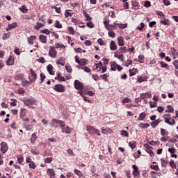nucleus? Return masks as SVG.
<instances>
[{
	"instance_id": "obj_1",
	"label": "nucleus",
	"mask_w": 178,
	"mask_h": 178,
	"mask_svg": "<svg viewBox=\"0 0 178 178\" xmlns=\"http://www.w3.org/2000/svg\"><path fill=\"white\" fill-rule=\"evenodd\" d=\"M23 102L27 106H31L35 104V102H37V101H35L34 98H27V99H24L23 100Z\"/></svg>"
},
{
	"instance_id": "obj_2",
	"label": "nucleus",
	"mask_w": 178,
	"mask_h": 178,
	"mask_svg": "<svg viewBox=\"0 0 178 178\" xmlns=\"http://www.w3.org/2000/svg\"><path fill=\"white\" fill-rule=\"evenodd\" d=\"M87 131H89V133H94V134H97V136H101V132L99 130L94 128L92 126H88L86 127Z\"/></svg>"
},
{
	"instance_id": "obj_3",
	"label": "nucleus",
	"mask_w": 178,
	"mask_h": 178,
	"mask_svg": "<svg viewBox=\"0 0 178 178\" xmlns=\"http://www.w3.org/2000/svg\"><path fill=\"white\" fill-rule=\"evenodd\" d=\"M30 74L31 75L29 76V81L30 83H34L37 80V74L33 69H30Z\"/></svg>"
},
{
	"instance_id": "obj_4",
	"label": "nucleus",
	"mask_w": 178,
	"mask_h": 178,
	"mask_svg": "<svg viewBox=\"0 0 178 178\" xmlns=\"http://www.w3.org/2000/svg\"><path fill=\"white\" fill-rule=\"evenodd\" d=\"M54 90L56 92H65V88L62 84H56L54 86Z\"/></svg>"
},
{
	"instance_id": "obj_5",
	"label": "nucleus",
	"mask_w": 178,
	"mask_h": 178,
	"mask_svg": "<svg viewBox=\"0 0 178 178\" xmlns=\"http://www.w3.org/2000/svg\"><path fill=\"white\" fill-rule=\"evenodd\" d=\"M74 85L76 90H84L83 83L80 82L79 80H75Z\"/></svg>"
},
{
	"instance_id": "obj_6",
	"label": "nucleus",
	"mask_w": 178,
	"mask_h": 178,
	"mask_svg": "<svg viewBox=\"0 0 178 178\" xmlns=\"http://www.w3.org/2000/svg\"><path fill=\"white\" fill-rule=\"evenodd\" d=\"M49 56L53 58H56V50L55 49L54 47H50V50L49 51Z\"/></svg>"
},
{
	"instance_id": "obj_7",
	"label": "nucleus",
	"mask_w": 178,
	"mask_h": 178,
	"mask_svg": "<svg viewBox=\"0 0 178 178\" xmlns=\"http://www.w3.org/2000/svg\"><path fill=\"white\" fill-rule=\"evenodd\" d=\"M1 151L3 154H5L8 151V144L6 142L1 143Z\"/></svg>"
},
{
	"instance_id": "obj_8",
	"label": "nucleus",
	"mask_w": 178,
	"mask_h": 178,
	"mask_svg": "<svg viewBox=\"0 0 178 178\" xmlns=\"http://www.w3.org/2000/svg\"><path fill=\"white\" fill-rule=\"evenodd\" d=\"M17 27V22H13V24H9L6 28V31H10V30H13Z\"/></svg>"
},
{
	"instance_id": "obj_9",
	"label": "nucleus",
	"mask_w": 178,
	"mask_h": 178,
	"mask_svg": "<svg viewBox=\"0 0 178 178\" xmlns=\"http://www.w3.org/2000/svg\"><path fill=\"white\" fill-rule=\"evenodd\" d=\"M47 175H49V177L50 178H55V170L52 168H48L47 170Z\"/></svg>"
},
{
	"instance_id": "obj_10",
	"label": "nucleus",
	"mask_w": 178,
	"mask_h": 178,
	"mask_svg": "<svg viewBox=\"0 0 178 178\" xmlns=\"http://www.w3.org/2000/svg\"><path fill=\"white\" fill-rule=\"evenodd\" d=\"M111 69L112 72H116V70L118 69V63L116 62H110Z\"/></svg>"
},
{
	"instance_id": "obj_11",
	"label": "nucleus",
	"mask_w": 178,
	"mask_h": 178,
	"mask_svg": "<svg viewBox=\"0 0 178 178\" xmlns=\"http://www.w3.org/2000/svg\"><path fill=\"white\" fill-rule=\"evenodd\" d=\"M47 72L49 73V74H51V76H54L55 74V71H54V67L52 66V65L49 64L47 67Z\"/></svg>"
},
{
	"instance_id": "obj_12",
	"label": "nucleus",
	"mask_w": 178,
	"mask_h": 178,
	"mask_svg": "<svg viewBox=\"0 0 178 178\" xmlns=\"http://www.w3.org/2000/svg\"><path fill=\"white\" fill-rule=\"evenodd\" d=\"M74 173H75V175H76V176L79 177V178H86V177H84V174H83V172L77 169H74Z\"/></svg>"
},
{
	"instance_id": "obj_13",
	"label": "nucleus",
	"mask_w": 178,
	"mask_h": 178,
	"mask_svg": "<svg viewBox=\"0 0 178 178\" xmlns=\"http://www.w3.org/2000/svg\"><path fill=\"white\" fill-rule=\"evenodd\" d=\"M118 44L119 45V47H123V45H124V38L122 36H120L118 38Z\"/></svg>"
},
{
	"instance_id": "obj_14",
	"label": "nucleus",
	"mask_w": 178,
	"mask_h": 178,
	"mask_svg": "<svg viewBox=\"0 0 178 178\" xmlns=\"http://www.w3.org/2000/svg\"><path fill=\"white\" fill-rule=\"evenodd\" d=\"M35 40H37V36L31 35L29 38H28L29 44H30V45H33V44H34L33 41H34Z\"/></svg>"
},
{
	"instance_id": "obj_15",
	"label": "nucleus",
	"mask_w": 178,
	"mask_h": 178,
	"mask_svg": "<svg viewBox=\"0 0 178 178\" xmlns=\"http://www.w3.org/2000/svg\"><path fill=\"white\" fill-rule=\"evenodd\" d=\"M62 133H65L66 134H70L72 133V129L69 127H64L62 129Z\"/></svg>"
},
{
	"instance_id": "obj_16",
	"label": "nucleus",
	"mask_w": 178,
	"mask_h": 178,
	"mask_svg": "<svg viewBox=\"0 0 178 178\" xmlns=\"http://www.w3.org/2000/svg\"><path fill=\"white\" fill-rule=\"evenodd\" d=\"M6 63L8 66L13 65V63H15V58L12 57V56H10V57L6 61Z\"/></svg>"
},
{
	"instance_id": "obj_17",
	"label": "nucleus",
	"mask_w": 178,
	"mask_h": 178,
	"mask_svg": "<svg viewBox=\"0 0 178 178\" xmlns=\"http://www.w3.org/2000/svg\"><path fill=\"white\" fill-rule=\"evenodd\" d=\"M161 122H162V120L161 119H158L154 122H152L151 123V126L153 129H155L157 126H158V124L160 123Z\"/></svg>"
},
{
	"instance_id": "obj_18",
	"label": "nucleus",
	"mask_w": 178,
	"mask_h": 178,
	"mask_svg": "<svg viewBox=\"0 0 178 178\" xmlns=\"http://www.w3.org/2000/svg\"><path fill=\"white\" fill-rule=\"evenodd\" d=\"M110 49L111 51H116L118 49V46H116V43L113 40L111 42Z\"/></svg>"
},
{
	"instance_id": "obj_19",
	"label": "nucleus",
	"mask_w": 178,
	"mask_h": 178,
	"mask_svg": "<svg viewBox=\"0 0 178 178\" xmlns=\"http://www.w3.org/2000/svg\"><path fill=\"white\" fill-rule=\"evenodd\" d=\"M47 36L44 35H39V40L42 44H47Z\"/></svg>"
},
{
	"instance_id": "obj_20",
	"label": "nucleus",
	"mask_w": 178,
	"mask_h": 178,
	"mask_svg": "<svg viewBox=\"0 0 178 178\" xmlns=\"http://www.w3.org/2000/svg\"><path fill=\"white\" fill-rule=\"evenodd\" d=\"M83 16L85 17L86 22H91V20H92V18H91V17H90V15H88V13H87V12L83 11Z\"/></svg>"
},
{
	"instance_id": "obj_21",
	"label": "nucleus",
	"mask_w": 178,
	"mask_h": 178,
	"mask_svg": "<svg viewBox=\"0 0 178 178\" xmlns=\"http://www.w3.org/2000/svg\"><path fill=\"white\" fill-rule=\"evenodd\" d=\"M38 138V136H37L35 133H33L31 135V144H34V143H35V141L37 140Z\"/></svg>"
},
{
	"instance_id": "obj_22",
	"label": "nucleus",
	"mask_w": 178,
	"mask_h": 178,
	"mask_svg": "<svg viewBox=\"0 0 178 178\" xmlns=\"http://www.w3.org/2000/svg\"><path fill=\"white\" fill-rule=\"evenodd\" d=\"M73 12L71 10H66L65 12V17H72L73 16Z\"/></svg>"
},
{
	"instance_id": "obj_23",
	"label": "nucleus",
	"mask_w": 178,
	"mask_h": 178,
	"mask_svg": "<svg viewBox=\"0 0 178 178\" xmlns=\"http://www.w3.org/2000/svg\"><path fill=\"white\" fill-rule=\"evenodd\" d=\"M24 77V75L23 74H18L15 76L14 79H15V80L21 81V80H23Z\"/></svg>"
},
{
	"instance_id": "obj_24",
	"label": "nucleus",
	"mask_w": 178,
	"mask_h": 178,
	"mask_svg": "<svg viewBox=\"0 0 178 178\" xmlns=\"http://www.w3.org/2000/svg\"><path fill=\"white\" fill-rule=\"evenodd\" d=\"M55 80H58V81H66V79L64 76H60V73L57 74V76L55 78Z\"/></svg>"
},
{
	"instance_id": "obj_25",
	"label": "nucleus",
	"mask_w": 178,
	"mask_h": 178,
	"mask_svg": "<svg viewBox=\"0 0 178 178\" xmlns=\"http://www.w3.org/2000/svg\"><path fill=\"white\" fill-rule=\"evenodd\" d=\"M102 67V62L99 61L98 63L95 64V69L97 72H101V69Z\"/></svg>"
},
{
	"instance_id": "obj_26",
	"label": "nucleus",
	"mask_w": 178,
	"mask_h": 178,
	"mask_svg": "<svg viewBox=\"0 0 178 178\" xmlns=\"http://www.w3.org/2000/svg\"><path fill=\"white\" fill-rule=\"evenodd\" d=\"M129 146L130 147V148H131V149H134V148H136V147H137V142L130 141L129 143Z\"/></svg>"
},
{
	"instance_id": "obj_27",
	"label": "nucleus",
	"mask_w": 178,
	"mask_h": 178,
	"mask_svg": "<svg viewBox=\"0 0 178 178\" xmlns=\"http://www.w3.org/2000/svg\"><path fill=\"white\" fill-rule=\"evenodd\" d=\"M88 60L86 58H82L79 60V63H78L80 66H86L87 65Z\"/></svg>"
},
{
	"instance_id": "obj_28",
	"label": "nucleus",
	"mask_w": 178,
	"mask_h": 178,
	"mask_svg": "<svg viewBox=\"0 0 178 178\" xmlns=\"http://www.w3.org/2000/svg\"><path fill=\"white\" fill-rule=\"evenodd\" d=\"M171 55L173 56L174 59L177 58V52L176 51L175 48H171L170 49Z\"/></svg>"
},
{
	"instance_id": "obj_29",
	"label": "nucleus",
	"mask_w": 178,
	"mask_h": 178,
	"mask_svg": "<svg viewBox=\"0 0 178 178\" xmlns=\"http://www.w3.org/2000/svg\"><path fill=\"white\" fill-rule=\"evenodd\" d=\"M24 116H26V108H22L19 113V118L24 119Z\"/></svg>"
},
{
	"instance_id": "obj_30",
	"label": "nucleus",
	"mask_w": 178,
	"mask_h": 178,
	"mask_svg": "<svg viewBox=\"0 0 178 178\" xmlns=\"http://www.w3.org/2000/svg\"><path fill=\"white\" fill-rule=\"evenodd\" d=\"M146 116H147V114L143 112L139 115V116L138 118V120H144V119H145Z\"/></svg>"
},
{
	"instance_id": "obj_31",
	"label": "nucleus",
	"mask_w": 178,
	"mask_h": 178,
	"mask_svg": "<svg viewBox=\"0 0 178 178\" xmlns=\"http://www.w3.org/2000/svg\"><path fill=\"white\" fill-rule=\"evenodd\" d=\"M65 59L63 57H60L58 59L57 65H60L61 66H65V62H63Z\"/></svg>"
},
{
	"instance_id": "obj_32",
	"label": "nucleus",
	"mask_w": 178,
	"mask_h": 178,
	"mask_svg": "<svg viewBox=\"0 0 178 178\" xmlns=\"http://www.w3.org/2000/svg\"><path fill=\"white\" fill-rule=\"evenodd\" d=\"M114 56L115 58H118V59H120L121 62H124V58L123 57V54L118 55V54L115 53Z\"/></svg>"
},
{
	"instance_id": "obj_33",
	"label": "nucleus",
	"mask_w": 178,
	"mask_h": 178,
	"mask_svg": "<svg viewBox=\"0 0 178 178\" xmlns=\"http://www.w3.org/2000/svg\"><path fill=\"white\" fill-rule=\"evenodd\" d=\"M129 72L130 77H132V76H136V73L137 72V69L133 68L132 70L131 69L129 70Z\"/></svg>"
},
{
	"instance_id": "obj_34",
	"label": "nucleus",
	"mask_w": 178,
	"mask_h": 178,
	"mask_svg": "<svg viewBox=\"0 0 178 178\" xmlns=\"http://www.w3.org/2000/svg\"><path fill=\"white\" fill-rule=\"evenodd\" d=\"M161 24H163L164 26H169L170 24V22H169L168 19H165L164 20L160 21Z\"/></svg>"
},
{
	"instance_id": "obj_35",
	"label": "nucleus",
	"mask_w": 178,
	"mask_h": 178,
	"mask_svg": "<svg viewBox=\"0 0 178 178\" xmlns=\"http://www.w3.org/2000/svg\"><path fill=\"white\" fill-rule=\"evenodd\" d=\"M141 97L142 98H151V97H152V95L151 94V92H147L145 94H143Z\"/></svg>"
},
{
	"instance_id": "obj_36",
	"label": "nucleus",
	"mask_w": 178,
	"mask_h": 178,
	"mask_svg": "<svg viewBox=\"0 0 178 178\" xmlns=\"http://www.w3.org/2000/svg\"><path fill=\"white\" fill-rule=\"evenodd\" d=\"M54 27H56V29H62L63 26L62 24H60V22H59V20H56Z\"/></svg>"
},
{
	"instance_id": "obj_37",
	"label": "nucleus",
	"mask_w": 178,
	"mask_h": 178,
	"mask_svg": "<svg viewBox=\"0 0 178 178\" xmlns=\"http://www.w3.org/2000/svg\"><path fill=\"white\" fill-rule=\"evenodd\" d=\"M19 10H21L22 13H27V12H29V9L26 8V6H22L21 8H19Z\"/></svg>"
},
{
	"instance_id": "obj_38",
	"label": "nucleus",
	"mask_w": 178,
	"mask_h": 178,
	"mask_svg": "<svg viewBox=\"0 0 178 178\" xmlns=\"http://www.w3.org/2000/svg\"><path fill=\"white\" fill-rule=\"evenodd\" d=\"M138 58L139 63H144V55H139L138 56Z\"/></svg>"
},
{
	"instance_id": "obj_39",
	"label": "nucleus",
	"mask_w": 178,
	"mask_h": 178,
	"mask_svg": "<svg viewBox=\"0 0 178 178\" xmlns=\"http://www.w3.org/2000/svg\"><path fill=\"white\" fill-rule=\"evenodd\" d=\"M161 134L163 136H168V134H169V132L166 131V130H165V129L161 128Z\"/></svg>"
},
{
	"instance_id": "obj_40",
	"label": "nucleus",
	"mask_w": 178,
	"mask_h": 178,
	"mask_svg": "<svg viewBox=\"0 0 178 178\" xmlns=\"http://www.w3.org/2000/svg\"><path fill=\"white\" fill-rule=\"evenodd\" d=\"M121 136H122L123 137H129V132H127V131L122 130Z\"/></svg>"
},
{
	"instance_id": "obj_41",
	"label": "nucleus",
	"mask_w": 178,
	"mask_h": 178,
	"mask_svg": "<svg viewBox=\"0 0 178 178\" xmlns=\"http://www.w3.org/2000/svg\"><path fill=\"white\" fill-rule=\"evenodd\" d=\"M153 148H149L146 149V152L150 155V156H154V152H152Z\"/></svg>"
},
{
	"instance_id": "obj_42",
	"label": "nucleus",
	"mask_w": 178,
	"mask_h": 178,
	"mask_svg": "<svg viewBox=\"0 0 178 178\" xmlns=\"http://www.w3.org/2000/svg\"><path fill=\"white\" fill-rule=\"evenodd\" d=\"M139 127H141V129H147V127H149V124H143V123H140L139 124Z\"/></svg>"
},
{
	"instance_id": "obj_43",
	"label": "nucleus",
	"mask_w": 178,
	"mask_h": 178,
	"mask_svg": "<svg viewBox=\"0 0 178 178\" xmlns=\"http://www.w3.org/2000/svg\"><path fill=\"white\" fill-rule=\"evenodd\" d=\"M44 26V24L40 23V22H37L36 26H35V30H40V29H41V27H42Z\"/></svg>"
},
{
	"instance_id": "obj_44",
	"label": "nucleus",
	"mask_w": 178,
	"mask_h": 178,
	"mask_svg": "<svg viewBox=\"0 0 178 178\" xmlns=\"http://www.w3.org/2000/svg\"><path fill=\"white\" fill-rule=\"evenodd\" d=\"M159 64L161 65V67H163V68H165V69H168V67H169V66L168 65V64L162 62V61H160L159 62Z\"/></svg>"
},
{
	"instance_id": "obj_45",
	"label": "nucleus",
	"mask_w": 178,
	"mask_h": 178,
	"mask_svg": "<svg viewBox=\"0 0 178 178\" xmlns=\"http://www.w3.org/2000/svg\"><path fill=\"white\" fill-rule=\"evenodd\" d=\"M144 27H145V24L142 22L140 23V26H137L136 30H139L140 31H141L143 29H144Z\"/></svg>"
},
{
	"instance_id": "obj_46",
	"label": "nucleus",
	"mask_w": 178,
	"mask_h": 178,
	"mask_svg": "<svg viewBox=\"0 0 178 178\" xmlns=\"http://www.w3.org/2000/svg\"><path fill=\"white\" fill-rule=\"evenodd\" d=\"M52 162V157H47L44 159V163H51Z\"/></svg>"
},
{
	"instance_id": "obj_47",
	"label": "nucleus",
	"mask_w": 178,
	"mask_h": 178,
	"mask_svg": "<svg viewBox=\"0 0 178 178\" xmlns=\"http://www.w3.org/2000/svg\"><path fill=\"white\" fill-rule=\"evenodd\" d=\"M120 51L121 54H126V52H127V49L126 48V47H122L120 48Z\"/></svg>"
},
{
	"instance_id": "obj_48",
	"label": "nucleus",
	"mask_w": 178,
	"mask_h": 178,
	"mask_svg": "<svg viewBox=\"0 0 178 178\" xmlns=\"http://www.w3.org/2000/svg\"><path fill=\"white\" fill-rule=\"evenodd\" d=\"M65 70L68 73H72V72H73L72 67H70L69 65H65Z\"/></svg>"
},
{
	"instance_id": "obj_49",
	"label": "nucleus",
	"mask_w": 178,
	"mask_h": 178,
	"mask_svg": "<svg viewBox=\"0 0 178 178\" xmlns=\"http://www.w3.org/2000/svg\"><path fill=\"white\" fill-rule=\"evenodd\" d=\"M18 163H23V161H24V159L23 156H17V157Z\"/></svg>"
},
{
	"instance_id": "obj_50",
	"label": "nucleus",
	"mask_w": 178,
	"mask_h": 178,
	"mask_svg": "<svg viewBox=\"0 0 178 178\" xmlns=\"http://www.w3.org/2000/svg\"><path fill=\"white\" fill-rule=\"evenodd\" d=\"M29 166L31 169H35V163L34 161L29 163Z\"/></svg>"
},
{
	"instance_id": "obj_51",
	"label": "nucleus",
	"mask_w": 178,
	"mask_h": 178,
	"mask_svg": "<svg viewBox=\"0 0 178 178\" xmlns=\"http://www.w3.org/2000/svg\"><path fill=\"white\" fill-rule=\"evenodd\" d=\"M131 101L130 100L129 98L127 97L124 98L122 100V104H129V102H131Z\"/></svg>"
},
{
	"instance_id": "obj_52",
	"label": "nucleus",
	"mask_w": 178,
	"mask_h": 178,
	"mask_svg": "<svg viewBox=\"0 0 178 178\" xmlns=\"http://www.w3.org/2000/svg\"><path fill=\"white\" fill-rule=\"evenodd\" d=\"M100 77H102L103 79V80H104L105 81H108V77H109V75H108L107 74H104L103 75H100Z\"/></svg>"
},
{
	"instance_id": "obj_53",
	"label": "nucleus",
	"mask_w": 178,
	"mask_h": 178,
	"mask_svg": "<svg viewBox=\"0 0 178 178\" xmlns=\"http://www.w3.org/2000/svg\"><path fill=\"white\" fill-rule=\"evenodd\" d=\"M81 69L84 70V72H86V73H90V72H91V70L87 66L83 67H81Z\"/></svg>"
},
{
	"instance_id": "obj_54",
	"label": "nucleus",
	"mask_w": 178,
	"mask_h": 178,
	"mask_svg": "<svg viewBox=\"0 0 178 178\" xmlns=\"http://www.w3.org/2000/svg\"><path fill=\"white\" fill-rule=\"evenodd\" d=\"M23 19L24 20H31L33 19V16L26 15L23 17Z\"/></svg>"
},
{
	"instance_id": "obj_55",
	"label": "nucleus",
	"mask_w": 178,
	"mask_h": 178,
	"mask_svg": "<svg viewBox=\"0 0 178 178\" xmlns=\"http://www.w3.org/2000/svg\"><path fill=\"white\" fill-rule=\"evenodd\" d=\"M151 169H153V170H156V172H158V170H159V167L158 165H150Z\"/></svg>"
},
{
	"instance_id": "obj_56",
	"label": "nucleus",
	"mask_w": 178,
	"mask_h": 178,
	"mask_svg": "<svg viewBox=\"0 0 178 178\" xmlns=\"http://www.w3.org/2000/svg\"><path fill=\"white\" fill-rule=\"evenodd\" d=\"M10 36V33H4L2 37V40H8Z\"/></svg>"
},
{
	"instance_id": "obj_57",
	"label": "nucleus",
	"mask_w": 178,
	"mask_h": 178,
	"mask_svg": "<svg viewBox=\"0 0 178 178\" xmlns=\"http://www.w3.org/2000/svg\"><path fill=\"white\" fill-rule=\"evenodd\" d=\"M46 78H47V76H45V74H44L43 73H40V81H41V83H43L44 80H45Z\"/></svg>"
},
{
	"instance_id": "obj_58",
	"label": "nucleus",
	"mask_w": 178,
	"mask_h": 178,
	"mask_svg": "<svg viewBox=\"0 0 178 178\" xmlns=\"http://www.w3.org/2000/svg\"><path fill=\"white\" fill-rule=\"evenodd\" d=\"M98 44L99 45H105V42H104V40H102V38H99L97 40Z\"/></svg>"
},
{
	"instance_id": "obj_59",
	"label": "nucleus",
	"mask_w": 178,
	"mask_h": 178,
	"mask_svg": "<svg viewBox=\"0 0 178 178\" xmlns=\"http://www.w3.org/2000/svg\"><path fill=\"white\" fill-rule=\"evenodd\" d=\"M170 165L172 169H176V164L175 163V161L173 160H171L170 162Z\"/></svg>"
},
{
	"instance_id": "obj_60",
	"label": "nucleus",
	"mask_w": 178,
	"mask_h": 178,
	"mask_svg": "<svg viewBox=\"0 0 178 178\" xmlns=\"http://www.w3.org/2000/svg\"><path fill=\"white\" fill-rule=\"evenodd\" d=\"M108 35L109 37H111V38H115V32H113V31H108Z\"/></svg>"
},
{
	"instance_id": "obj_61",
	"label": "nucleus",
	"mask_w": 178,
	"mask_h": 178,
	"mask_svg": "<svg viewBox=\"0 0 178 178\" xmlns=\"http://www.w3.org/2000/svg\"><path fill=\"white\" fill-rule=\"evenodd\" d=\"M149 104L150 108H156V102H149Z\"/></svg>"
},
{
	"instance_id": "obj_62",
	"label": "nucleus",
	"mask_w": 178,
	"mask_h": 178,
	"mask_svg": "<svg viewBox=\"0 0 178 178\" xmlns=\"http://www.w3.org/2000/svg\"><path fill=\"white\" fill-rule=\"evenodd\" d=\"M118 27L121 29H126V27H127V24H120Z\"/></svg>"
},
{
	"instance_id": "obj_63",
	"label": "nucleus",
	"mask_w": 178,
	"mask_h": 178,
	"mask_svg": "<svg viewBox=\"0 0 178 178\" xmlns=\"http://www.w3.org/2000/svg\"><path fill=\"white\" fill-rule=\"evenodd\" d=\"M40 33H42L43 34H47V35H49L50 32H49V30L46 29L40 31Z\"/></svg>"
},
{
	"instance_id": "obj_64",
	"label": "nucleus",
	"mask_w": 178,
	"mask_h": 178,
	"mask_svg": "<svg viewBox=\"0 0 178 178\" xmlns=\"http://www.w3.org/2000/svg\"><path fill=\"white\" fill-rule=\"evenodd\" d=\"M172 63L175 67V69L178 70V60H175Z\"/></svg>"
}]
</instances>
